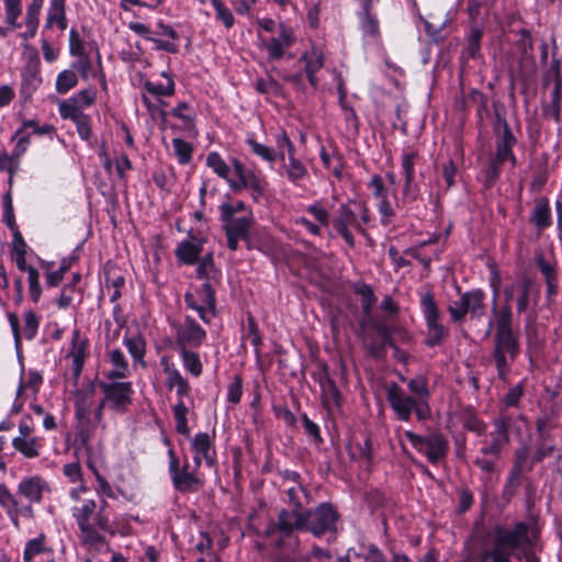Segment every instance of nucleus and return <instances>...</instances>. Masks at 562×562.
I'll list each match as a JSON object with an SVG mask.
<instances>
[{
  "label": "nucleus",
  "mask_w": 562,
  "mask_h": 562,
  "mask_svg": "<svg viewBox=\"0 0 562 562\" xmlns=\"http://www.w3.org/2000/svg\"><path fill=\"white\" fill-rule=\"evenodd\" d=\"M337 513L329 504H321L314 510L301 513L297 509L293 512H281L278 525L268 528L267 535L272 536L277 530L282 537L290 536L294 530H310L313 535L319 536L326 531L335 529Z\"/></svg>",
  "instance_id": "f257e3e1"
},
{
  "label": "nucleus",
  "mask_w": 562,
  "mask_h": 562,
  "mask_svg": "<svg viewBox=\"0 0 562 562\" xmlns=\"http://www.w3.org/2000/svg\"><path fill=\"white\" fill-rule=\"evenodd\" d=\"M71 516L78 526V537L82 544L95 547L104 542V533L115 535L103 506L97 509V503L87 498L71 507Z\"/></svg>",
  "instance_id": "f03ea898"
},
{
  "label": "nucleus",
  "mask_w": 562,
  "mask_h": 562,
  "mask_svg": "<svg viewBox=\"0 0 562 562\" xmlns=\"http://www.w3.org/2000/svg\"><path fill=\"white\" fill-rule=\"evenodd\" d=\"M495 327L494 358L501 378H504L509 369L507 355L514 360L519 353L518 336L512 328V310L509 305L501 308L493 307V317L488 322L486 335Z\"/></svg>",
  "instance_id": "7ed1b4c3"
},
{
  "label": "nucleus",
  "mask_w": 562,
  "mask_h": 562,
  "mask_svg": "<svg viewBox=\"0 0 562 562\" xmlns=\"http://www.w3.org/2000/svg\"><path fill=\"white\" fill-rule=\"evenodd\" d=\"M530 544L527 524L517 522L512 530L497 527L493 533V547L483 553L482 559H491L492 562H509L515 551H524Z\"/></svg>",
  "instance_id": "20e7f679"
},
{
  "label": "nucleus",
  "mask_w": 562,
  "mask_h": 562,
  "mask_svg": "<svg viewBox=\"0 0 562 562\" xmlns=\"http://www.w3.org/2000/svg\"><path fill=\"white\" fill-rule=\"evenodd\" d=\"M496 153L490 168L486 170V182L491 184L498 177V167L509 161L510 167L514 168L517 159L513 153V147L516 145L517 139L512 133L508 123L504 117L497 114L496 123L494 125Z\"/></svg>",
  "instance_id": "39448f33"
},
{
  "label": "nucleus",
  "mask_w": 562,
  "mask_h": 562,
  "mask_svg": "<svg viewBox=\"0 0 562 562\" xmlns=\"http://www.w3.org/2000/svg\"><path fill=\"white\" fill-rule=\"evenodd\" d=\"M386 398L400 420L408 422L413 412L419 420H425L430 416L428 403H420L412 395H408L396 383H392L386 387Z\"/></svg>",
  "instance_id": "423d86ee"
},
{
  "label": "nucleus",
  "mask_w": 562,
  "mask_h": 562,
  "mask_svg": "<svg viewBox=\"0 0 562 562\" xmlns=\"http://www.w3.org/2000/svg\"><path fill=\"white\" fill-rule=\"evenodd\" d=\"M368 222L369 211L367 206L351 201L340 206L338 216L334 221V227L349 246H353L355 239L349 228L353 227L362 233L363 225Z\"/></svg>",
  "instance_id": "0eeeda50"
},
{
  "label": "nucleus",
  "mask_w": 562,
  "mask_h": 562,
  "mask_svg": "<svg viewBox=\"0 0 562 562\" xmlns=\"http://www.w3.org/2000/svg\"><path fill=\"white\" fill-rule=\"evenodd\" d=\"M494 0H470L468 4V13L473 22L467 35V46L463 55L468 58H477L480 56V42L483 35L482 27L477 24L484 22L493 13L492 8Z\"/></svg>",
  "instance_id": "6e6552de"
},
{
  "label": "nucleus",
  "mask_w": 562,
  "mask_h": 562,
  "mask_svg": "<svg viewBox=\"0 0 562 562\" xmlns=\"http://www.w3.org/2000/svg\"><path fill=\"white\" fill-rule=\"evenodd\" d=\"M184 301L187 306L195 311L204 323L209 324L215 317V294L209 282L191 288L184 294Z\"/></svg>",
  "instance_id": "1a4fd4ad"
},
{
  "label": "nucleus",
  "mask_w": 562,
  "mask_h": 562,
  "mask_svg": "<svg viewBox=\"0 0 562 562\" xmlns=\"http://www.w3.org/2000/svg\"><path fill=\"white\" fill-rule=\"evenodd\" d=\"M99 387L104 394L103 404H108L109 408L115 412H125L132 403L134 390L128 381H101Z\"/></svg>",
  "instance_id": "9d476101"
},
{
  "label": "nucleus",
  "mask_w": 562,
  "mask_h": 562,
  "mask_svg": "<svg viewBox=\"0 0 562 562\" xmlns=\"http://www.w3.org/2000/svg\"><path fill=\"white\" fill-rule=\"evenodd\" d=\"M234 166V180L231 181V189L235 192L249 189L251 190V196L257 202L265 194L267 189V181L260 175L252 170L244 168L239 159L234 158L232 160Z\"/></svg>",
  "instance_id": "9b49d317"
},
{
  "label": "nucleus",
  "mask_w": 562,
  "mask_h": 562,
  "mask_svg": "<svg viewBox=\"0 0 562 562\" xmlns=\"http://www.w3.org/2000/svg\"><path fill=\"white\" fill-rule=\"evenodd\" d=\"M404 436L409 440L412 446L417 451L424 453L431 463L438 462L447 454L448 442L439 434L419 436L411 430H405Z\"/></svg>",
  "instance_id": "f8f14e48"
},
{
  "label": "nucleus",
  "mask_w": 562,
  "mask_h": 562,
  "mask_svg": "<svg viewBox=\"0 0 562 562\" xmlns=\"http://www.w3.org/2000/svg\"><path fill=\"white\" fill-rule=\"evenodd\" d=\"M169 456V472L172 484L176 490L182 493L195 492L202 486V481L196 475V472L189 469L186 462L183 467L179 468V460L173 450L168 451Z\"/></svg>",
  "instance_id": "ddd939ff"
},
{
  "label": "nucleus",
  "mask_w": 562,
  "mask_h": 562,
  "mask_svg": "<svg viewBox=\"0 0 562 562\" xmlns=\"http://www.w3.org/2000/svg\"><path fill=\"white\" fill-rule=\"evenodd\" d=\"M95 91L93 89H83L68 99L58 102V112L64 120H75L83 117L85 110L90 108L95 101Z\"/></svg>",
  "instance_id": "4468645a"
},
{
  "label": "nucleus",
  "mask_w": 562,
  "mask_h": 562,
  "mask_svg": "<svg viewBox=\"0 0 562 562\" xmlns=\"http://www.w3.org/2000/svg\"><path fill=\"white\" fill-rule=\"evenodd\" d=\"M422 311L426 321L429 346L439 345L445 335L446 328L439 323V308L430 293H426L420 300Z\"/></svg>",
  "instance_id": "2eb2a0df"
},
{
  "label": "nucleus",
  "mask_w": 562,
  "mask_h": 562,
  "mask_svg": "<svg viewBox=\"0 0 562 562\" xmlns=\"http://www.w3.org/2000/svg\"><path fill=\"white\" fill-rule=\"evenodd\" d=\"M89 356V339L75 328L71 333L69 347L66 357L71 360V371L75 379H78L82 372L86 360Z\"/></svg>",
  "instance_id": "dca6fc26"
},
{
  "label": "nucleus",
  "mask_w": 562,
  "mask_h": 562,
  "mask_svg": "<svg viewBox=\"0 0 562 562\" xmlns=\"http://www.w3.org/2000/svg\"><path fill=\"white\" fill-rule=\"evenodd\" d=\"M71 67L74 70L79 72L83 80L95 78L102 83L104 89L106 88L101 55L95 45H91V54L79 59H75Z\"/></svg>",
  "instance_id": "f3484780"
},
{
  "label": "nucleus",
  "mask_w": 562,
  "mask_h": 562,
  "mask_svg": "<svg viewBox=\"0 0 562 562\" xmlns=\"http://www.w3.org/2000/svg\"><path fill=\"white\" fill-rule=\"evenodd\" d=\"M205 338V330L189 316L186 317L184 323L177 330V345L179 349L198 348Z\"/></svg>",
  "instance_id": "a211bd4d"
},
{
  "label": "nucleus",
  "mask_w": 562,
  "mask_h": 562,
  "mask_svg": "<svg viewBox=\"0 0 562 562\" xmlns=\"http://www.w3.org/2000/svg\"><path fill=\"white\" fill-rule=\"evenodd\" d=\"M161 76L165 79L164 82H155L150 80L144 82L145 93L143 94V101L153 114L156 110H158V104L154 103L150 100V97L159 102L161 97H169L175 92V82L172 78L165 71L161 74Z\"/></svg>",
  "instance_id": "6ab92c4d"
},
{
  "label": "nucleus",
  "mask_w": 562,
  "mask_h": 562,
  "mask_svg": "<svg viewBox=\"0 0 562 562\" xmlns=\"http://www.w3.org/2000/svg\"><path fill=\"white\" fill-rule=\"evenodd\" d=\"M105 364L103 376L106 380H123L130 375L131 370L128 361L123 351L119 348L108 350Z\"/></svg>",
  "instance_id": "aec40b11"
},
{
  "label": "nucleus",
  "mask_w": 562,
  "mask_h": 562,
  "mask_svg": "<svg viewBox=\"0 0 562 562\" xmlns=\"http://www.w3.org/2000/svg\"><path fill=\"white\" fill-rule=\"evenodd\" d=\"M48 490V483L43 477L31 475L23 477L19 482L16 493L30 504H38L42 502L44 493Z\"/></svg>",
  "instance_id": "412c9836"
},
{
  "label": "nucleus",
  "mask_w": 562,
  "mask_h": 562,
  "mask_svg": "<svg viewBox=\"0 0 562 562\" xmlns=\"http://www.w3.org/2000/svg\"><path fill=\"white\" fill-rule=\"evenodd\" d=\"M190 448L193 454L203 456L207 467L216 464V452L212 437L207 432H198L191 440Z\"/></svg>",
  "instance_id": "4be33fe9"
},
{
  "label": "nucleus",
  "mask_w": 562,
  "mask_h": 562,
  "mask_svg": "<svg viewBox=\"0 0 562 562\" xmlns=\"http://www.w3.org/2000/svg\"><path fill=\"white\" fill-rule=\"evenodd\" d=\"M415 158L416 154L413 151H405L402 154V170L405 178L403 195L404 199L408 201H414L418 193V188L414 182Z\"/></svg>",
  "instance_id": "5701e85b"
},
{
  "label": "nucleus",
  "mask_w": 562,
  "mask_h": 562,
  "mask_svg": "<svg viewBox=\"0 0 562 562\" xmlns=\"http://www.w3.org/2000/svg\"><path fill=\"white\" fill-rule=\"evenodd\" d=\"M508 426V419L499 418L495 420L494 430L491 432L492 443L487 447L482 448L483 454H493L495 457L498 456L503 447L507 445L509 440Z\"/></svg>",
  "instance_id": "b1692460"
},
{
  "label": "nucleus",
  "mask_w": 562,
  "mask_h": 562,
  "mask_svg": "<svg viewBox=\"0 0 562 562\" xmlns=\"http://www.w3.org/2000/svg\"><path fill=\"white\" fill-rule=\"evenodd\" d=\"M300 61L304 63V69L310 83L313 87H316L317 79L315 74L321 70L324 66V55L323 52L316 47H312L310 50L305 52Z\"/></svg>",
  "instance_id": "393cba45"
},
{
  "label": "nucleus",
  "mask_w": 562,
  "mask_h": 562,
  "mask_svg": "<svg viewBox=\"0 0 562 562\" xmlns=\"http://www.w3.org/2000/svg\"><path fill=\"white\" fill-rule=\"evenodd\" d=\"M66 0H50L47 10L45 29H53L57 26L60 31L67 27V20L65 13Z\"/></svg>",
  "instance_id": "a878e982"
},
{
  "label": "nucleus",
  "mask_w": 562,
  "mask_h": 562,
  "mask_svg": "<svg viewBox=\"0 0 562 562\" xmlns=\"http://www.w3.org/2000/svg\"><path fill=\"white\" fill-rule=\"evenodd\" d=\"M76 417L79 422L77 438L82 446L87 447L91 440V434L87 428L89 422V403H87L85 396L78 398L76 402Z\"/></svg>",
  "instance_id": "bb28decb"
},
{
  "label": "nucleus",
  "mask_w": 562,
  "mask_h": 562,
  "mask_svg": "<svg viewBox=\"0 0 562 562\" xmlns=\"http://www.w3.org/2000/svg\"><path fill=\"white\" fill-rule=\"evenodd\" d=\"M201 250V241L195 237H189L178 245L176 255L181 262L192 265L200 256Z\"/></svg>",
  "instance_id": "cd10ccee"
},
{
  "label": "nucleus",
  "mask_w": 562,
  "mask_h": 562,
  "mask_svg": "<svg viewBox=\"0 0 562 562\" xmlns=\"http://www.w3.org/2000/svg\"><path fill=\"white\" fill-rule=\"evenodd\" d=\"M12 447L26 459H35L41 454L43 440L38 437L13 438Z\"/></svg>",
  "instance_id": "c85d7f7f"
},
{
  "label": "nucleus",
  "mask_w": 562,
  "mask_h": 562,
  "mask_svg": "<svg viewBox=\"0 0 562 562\" xmlns=\"http://www.w3.org/2000/svg\"><path fill=\"white\" fill-rule=\"evenodd\" d=\"M205 161L206 166L231 187V181L234 180V167L231 168L217 151H210Z\"/></svg>",
  "instance_id": "c756f323"
},
{
  "label": "nucleus",
  "mask_w": 562,
  "mask_h": 562,
  "mask_svg": "<svg viewBox=\"0 0 562 562\" xmlns=\"http://www.w3.org/2000/svg\"><path fill=\"white\" fill-rule=\"evenodd\" d=\"M123 345L135 363L145 366L146 342L140 335H125L123 337Z\"/></svg>",
  "instance_id": "7c9ffc66"
},
{
  "label": "nucleus",
  "mask_w": 562,
  "mask_h": 562,
  "mask_svg": "<svg viewBox=\"0 0 562 562\" xmlns=\"http://www.w3.org/2000/svg\"><path fill=\"white\" fill-rule=\"evenodd\" d=\"M283 168L286 178L296 186L308 175L305 165L295 157V154L288 156V162Z\"/></svg>",
  "instance_id": "2f4dec72"
},
{
  "label": "nucleus",
  "mask_w": 562,
  "mask_h": 562,
  "mask_svg": "<svg viewBox=\"0 0 562 562\" xmlns=\"http://www.w3.org/2000/svg\"><path fill=\"white\" fill-rule=\"evenodd\" d=\"M528 280L516 281L509 288L505 289V299L508 303L513 299L514 293L517 292L519 294V297L517 300V311L521 313L526 311L528 306Z\"/></svg>",
  "instance_id": "473e14b6"
},
{
  "label": "nucleus",
  "mask_w": 562,
  "mask_h": 562,
  "mask_svg": "<svg viewBox=\"0 0 562 562\" xmlns=\"http://www.w3.org/2000/svg\"><path fill=\"white\" fill-rule=\"evenodd\" d=\"M166 386L176 391L178 400H184L191 394L190 384L179 370H170V376L166 379Z\"/></svg>",
  "instance_id": "72a5a7b5"
},
{
  "label": "nucleus",
  "mask_w": 562,
  "mask_h": 562,
  "mask_svg": "<svg viewBox=\"0 0 562 562\" xmlns=\"http://www.w3.org/2000/svg\"><path fill=\"white\" fill-rule=\"evenodd\" d=\"M20 165L21 157L15 156L14 151L11 154L5 150L0 151V170L8 173V187L10 188L13 187V178L20 169Z\"/></svg>",
  "instance_id": "f704fd0d"
},
{
  "label": "nucleus",
  "mask_w": 562,
  "mask_h": 562,
  "mask_svg": "<svg viewBox=\"0 0 562 562\" xmlns=\"http://www.w3.org/2000/svg\"><path fill=\"white\" fill-rule=\"evenodd\" d=\"M485 294L482 290L465 292L468 313L472 318H481L484 315Z\"/></svg>",
  "instance_id": "c9c22d12"
},
{
  "label": "nucleus",
  "mask_w": 562,
  "mask_h": 562,
  "mask_svg": "<svg viewBox=\"0 0 562 562\" xmlns=\"http://www.w3.org/2000/svg\"><path fill=\"white\" fill-rule=\"evenodd\" d=\"M175 420H176V431L186 437L190 436V428L188 425V413L189 407L186 405L184 400H178L177 403L172 407Z\"/></svg>",
  "instance_id": "e433bc0d"
},
{
  "label": "nucleus",
  "mask_w": 562,
  "mask_h": 562,
  "mask_svg": "<svg viewBox=\"0 0 562 562\" xmlns=\"http://www.w3.org/2000/svg\"><path fill=\"white\" fill-rule=\"evenodd\" d=\"M407 387L412 393V396L418 400L420 403H428L429 389L428 381L423 375H417L407 381Z\"/></svg>",
  "instance_id": "4c0bfd02"
},
{
  "label": "nucleus",
  "mask_w": 562,
  "mask_h": 562,
  "mask_svg": "<svg viewBox=\"0 0 562 562\" xmlns=\"http://www.w3.org/2000/svg\"><path fill=\"white\" fill-rule=\"evenodd\" d=\"M223 221L225 222L226 231L232 232V234H238L244 237H247L251 224L250 215L225 217L223 218Z\"/></svg>",
  "instance_id": "58836bf2"
},
{
  "label": "nucleus",
  "mask_w": 562,
  "mask_h": 562,
  "mask_svg": "<svg viewBox=\"0 0 562 562\" xmlns=\"http://www.w3.org/2000/svg\"><path fill=\"white\" fill-rule=\"evenodd\" d=\"M5 23L12 29L16 30L21 27L19 18L22 13V1L21 0H3Z\"/></svg>",
  "instance_id": "ea45409f"
},
{
  "label": "nucleus",
  "mask_w": 562,
  "mask_h": 562,
  "mask_svg": "<svg viewBox=\"0 0 562 562\" xmlns=\"http://www.w3.org/2000/svg\"><path fill=\"white\" fill-rule=\"evenodd\" d=\"M179 353L182 359L183 368L193 376H200L203 366L199 355L189 349H179Z\"/></svg>",
  "instance_id": "a19ab883"
},
{
  "label": "nucleus",
  "mask_w": 562,
  "mask_h": 562,
  "mask_svg": "<svg viewBox=\"0 0 562 562\" xmlns=\"http://www.w3.org/2000/svg\"><path fill=\"white\" fill-rule=\"evenodd\" d=\"M24 132L30 133V136L33 134L53 135L55 133V127L52 124L40 125L38 122L35 120H25L22 122L21 126L15 131V136H19Z\"/></svg>",
  "instance_id": "79ce46f5"
},
{
  "label": "nucleus",
  "mask_w": 562,
  "mask_h": 562,
  "mask_svg": "<svg viewBox=\"0 0 562 562\" xmlns=\"http://www.w3.org/2000/svg\"><path fill=\"white\" fill-rule=\"evenodd\" d=\"M532 222L538 228H546L551 225V211L548 201L542 200L536 204Z\"/></svg>",
  "instance_id": "37998d69"
},
{
  "label": "nucleus",
  "mask_w": 562,
  "mask_h": 562,
  "mask_svg": "<svg viewBox=\"0 0 562 562\" xmlns=\"http://www.w3.org/2000/svg\"><path fill=\"white\" fill-rule=\"evenodd\" d=\"M78 83V77L74 69H66L59 72L56 78L55 88L60 94L67 93Z\"/></svg>",
  "instance_id": "c03bdc74"
},
{
  "label": "nucleus",
  "mask_w": 562,
  "mask_h": 562,
  "mask_svg": "<svg viewBox=\"0 0 562 562\" xmlns=\"http://www.w3.org/2000/svg\"><path fill=\"white\" fill-rule=\"evenodd\" d=\"M360 26L364 36L378 37L379 21L371 14L370 10H362L360 13Z\"/></svg>",
  "instance_id": "a18cd8bd"
},
{
  "label": "nucleus",
  "mask_w": 562,
  "mask_h": 562,
  "mask_svg": "<svg viewBox=\"0 0 562 562\" xmlns=\"http://www.w3.org/2000/svg\"><path fill=\"white\" fill-rule=\"evenodd\" d=\"M172 146L175 155L180 165H187L192 159L193 147L181 138H173Z\"/></svg>",
  "instance_id": "49530a36"
},
{
  "label": "nucleus",
  "mask_w": 562,
  "mask_h": 562,
  "mask_svg": "<svg viewBox=\"0 0 562 562\" xmlns=\"http://www.w3.org/2000/svg\"><path fill=\"white\" fill-rule=\"evenodd\" d=\"M246 144L249 146L252 154L260 157L262 160L271 164L276 161L278 155L271 147L258 143L252 138H247Z\"/></svg>",
  "instance_id": "de8ad7c7"
},
{
  "label": "nucleus",
  "mask_w": 562,
  "mask_h": 562,
  "mask_svg": "<svg viewBox=\"0 0 562 562\" xmlns=\"http://www.w3.org/2000/svg\"><path fill=\"white\" fill-rule=\"evenodd\" d=\"M45 550L44 544V537L40 536L36 538H33L29 540L25 544L24 551H23V561L24 562H32L33 559L41 553H43Z\"/></svg>",
  "instance_id": "09e8293b"
},
{
  "label": "nucleus",
  "mask_w": 562,
  "mask_h": 562,
  "mask_svg": "<svg viewBox=\"0 0 562 562\" xmlns=\"http://www.w3.org/2000/svg\"><path fill=\"white\" fill-rule=\"evenodd\" d=\"M69 53L76 59L91 54V49L87 52L83 41L80 38L75 29L69 32Z\"/></svg>",
  "instance_id": "8fccbe9b"
},
{
  "label": "nucleus",
  "mask_w": 562,
  "mask_h": 562,
  "mask_svg": "<svg viewBox=\"0 0 562 562\" xmlns=\"http://www.w3.org/2000/svg\"><path fill=\"white\" fill-rule=\"evenodd\" d=\"M216 12V19L220 20L225 27L231 29L234 25L235 19L232 11L224 4L222 0H210Z\"/></svg>",
  "instance_id": "3c124183"
},
{
  "label": "nucleus",
  "mask_w": 562,
  "mask_h": 562,
  "mask_svg": "<svg viewBox=\"0 0 562 562\" xmlns=\"http://www.w3.org/2000/svg\"><path fill=\"white\" fill-rule=\"evenodd\" d=\"M317 222L321 227H327L329 225V212L324 207L321 202H314L306 209Z\"/></svg>",
  "instance_id": "603ef678"
},
{
  "label": "nucleus",
  "mask_w": 562,
  "mask_h": 562,
  "mask_svg": "<svg viewBox=\"0 0 562 562\" xmlns=\"http://www.w3.org/2000/svg\"><path fill=\"white\" fill-rule=\"evenodd\" d=\"M465 293H463L459 300L450 302L448 311L453 322L462 321L468 314Z\"/></svg>",
  "instance_id": "864d4df0"
},
{
  "label": "nucleus",
  "mask_w": 562,
  "mask_h": 562,
  "mask_svg": "<svg viewBox=\"0 0 562 562\" xmlns=\"http://www.w3.org/2000/svg\"><path fill=\"white\" fill-rule=\"evenodd\" d=\"M24 327L23 334L26 339H33L38 329V318L33 311H26L23 315Z\"/></svg>",
  "instance_id": "5fc2aeb1"
},
{
  "label": "nucleus",
  "mask_w": 562,
  "mask_h": 562,
  "mask_svg": "<svg viewBox=\"0 0 562 562\" xmlns=\"http://www.w3.org/2000/svg\"><path fill=\"white\" fill-rule=\"evenodd\" d=\"M88 467H89V469H91V471L93 472V474L95 476L98 494L109 497V498H113L115 495H114V491H113L112 486L110 485V483L105 480V477H103L98 472V470L91 464V462L88 463Z\"/></svg>",
  "instance_id": "6e6d98bb"
},
{
  "label": "nucleus",
  "mask_w": 562,
  "mask_h": 562,
  "mask_svg": "<svg viewBox=\"0 0 562 562\" xmlns=\"http://www.w3.org/2000/svg\"><path fill=\"white\" fill-rule=\"evenodd\" d=\"M27 280H29L30 296L33 302H37L42 294L38 271L36 269H29Z\"/></svg>",
  "instance_id": "4d7b16f0"
},
{
  "label": "nucleus",
  "mask_w": 562,
  "mask_h": 562,
  "mask_svg": "<svg viewBox=\"0 0 562 562\" xmlns=\"http://www.w3.org/2000/svg\"><path fill=\"white\" fill-rule=\"evenodd\" d=\"M76 124L77 133L82 140L90 142L92 136L91 119L89 115L71 120Z\"/></svg>",
  "instance_id": "13d9d810"
},
{
  "label": "nucleus",
  "mask_w": 562,
  "mask_h": 562,
  "mask_svg": "<svg viewBox=\"0 0 562 562\" xmlns=\"http://www.w3.org/2000/svg\"><path fill=\"white\" fill-rule=\"evenodd\" d=\"M276 144L278 147V155L281 159L284 160V150H286L288 156L291 154H295L294 145L292 144L291 139L288 137L285 132H280L276 135Z\"/></svg>",
  "instance_id": "bf43d9fd"
},
{
  "label": "nucleus",
  "mask_w": 562,
  "mask_h": 562,
  "mask_svg": "<svg viewBox=\"0 0 562 562\" xmlns=\"http://www.w3.org/2000/svg\"><path fill=\"white\" fill-rule=\"evenodd\" d=\"M321 389L323 392L324 397L330 398L334 402H338L339 398V391L335 384V382L328 378L327 374L323 376V379L319 381Z\"/></svg>",
  "instance_id": "052dcab7"
},
{
  "label": "nucleus",
  "mask_w": 562,
  "mask_h": 562,
  "mask_svg": "<svg viewBox=\"0 0 562 562\" xmlns=\"http://www.w3.org/2000/svg\"><path fill=\"white\" fill-rule=\"evenodd\" d=\"M357 293L362 296L361 304H362V308H363L364 313L369 314L372 306L375 303V296L373 294L372 289L367 284H362V285L358 286Z\"/></svg>",
  "instance_id": "680f3d73"
},
{
  "label": "nucleus",
  "mask_w": 562,
  "mask_h": 562,
  "mask_svg": "<svg viewBox=\"0 0 562 562\" xmlns=\"http://www.w3.org/2000/svg\"><path fill=\"white\" fill-rule=\"evenodd\" d=\"M14 241L19 244V246H15V250H14V255H13L14 262L19 270L29 272V269H34V268L26 263L25 250H24L25 244L22 238H21V240H14Z\"/></svg>",
  "instance_id": "e2e57ef3"
},
{
  "label": "nucleus",
  "mask_w": 562,
  "mask_h": 562,
  "mask_svg": "<svg viewBox=\"0 0 562 562\" xmlns=\"http://www.w3.org/2000/svg\"><path fill=\"white\" fill-rule=\"evenodd\" d=\"M522 393L524 390L521 384L514 385L502 400V405L505 407L516 406L521 398Z\"/></svg>",
  "instance_id": "0e129e2a"
},
{
  "label": "nucleus",
  "mask_w": 562,
  "mask_h": 562,
  "mask_svg": "<svg viewBox=\"0 0 562 562\" xmlns=\"http://www.w3.org/2000/svg\"><path fill=\"white\" fill-rule=\"evenodd\" d=\"M16 498L7 485L0 483V506L5 510L16 507Z\"/></svg>",
  "instance_id": "69168bd1"
},
{
  "label": "nucleus",
  "mask_w": 562,
  "mask_h": 562,
  "mask_svg": "<svg viewBox=\"0 0 562 562\" xmlns=\"http://www.w3.org/2000/svg\"><path fill=\"white\" fill-rule=\"evenodd\" d=\"M243 394V384L241 379L239 376H235L234 381L228 385L227 389V401L237 404Z\"/></svg>",
  "instance_id": "338daca9"
},
{
  "label": "nucleus",
  "mask_w": 562,
  "mask_h": 562,
  "mask_svg": "<svg viewBox=\"0 0 562 562\" xmlns=\"http://www.w3.org/2000/svg\"><path fill=\"white\" fill-rule=\"evenodd\" d=\"M63 473L72 483L81 482L82 471L78 462L65 464L63 468Z\"/></svg>",
  "instance_id": "774afa93"
}]
</instances>
